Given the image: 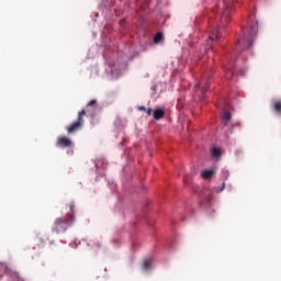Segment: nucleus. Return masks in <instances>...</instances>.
<instances>
[{
    "label": "nucleus",
    "mask_w": 281,
    "mask_h": 281,
    "mask_svg": "<svg viewBox=\"0 0 281 281\" xmlns=\"http://www.w3.org/2000/svg\"><path fill=\"white\" fill-rule=\"evenodd\" d=\"M57 146L59 148H74V142H71L67 136H58Z\"/></svg>",
    "instance_id": "nucleus-5"
},
{
    "label": "nucleus",
    "mask_w": 281,
    "mask_h": 281,
    "mask_svg": "<svg viewBox=\"0 0 281 281\" xmlns=\"http://www.w3.org/2000/svg\"><path fill=\"white\" fill-rule=\"evenodd\" d=\"M68 207L70 210V213H68L67 217H58L55 220L53 225V232L55 234H63L66 229H69L71 227V224L74 223V209L76 207L74 203L68 204Z\"/></svg>",
    "instance_id": "nucleus-1"
},
{
    "label": "nucleus",
    "mask_w": 281,
    "mask_h": 281,
    "mask_svg": "<svg viewBox=\"0 0 281 281\" xmlns=\"http://www.w3.org/2000/svg\"><path fill=\"white\" fill-rule=\"evenodd\" d=\"M16 280H18V281H23V279H21L20 277H16Z\"/></svg>",
    "instance_id": "nucleus-21"
},
{
    "label": "nucleus",
    "mask_w": 281,
    "mask_h": 281,
    "mask_svg": "<svg viewBox=\"0 0 281 281\" xmlns=\"http://www.w3.org/2000/svg\"><path fill=\"white\" fill-rule=\"evenodd\" d=\"M274 111H277V113H281V102H276L274 103Z\"/></svg>",
    "instance_id": "nucleus-15"
},
{
    "label": "nucleus",
    "mask_w": 281,
    "mask_h": 281,
    "mask_svg": "<svg viewBox=\"0 0 281 281\" xmlns=\"http://www.w3.org/2000/svg\"><path fill=\"white\" fill-rule=\"evenodd\" d=\"M214 175L213 170L205 169L202 171V179H212V176Z\"/></svg>",
    "instance_id": "nucleus-11"
},
{
    "label": "nucleus",
    "mask_w": 281,
    "mask_h": 281,
    "mask_svg": "<svg viewBox=\"0 0 281 281\" xmlns=\"http://www.w3.org/2000/svg\"><path fill=\"white\" fill-rule=\"evenodd\" d=\"M194 89H195V91H198V89H201L202 93L204 94L205 91H207V89H210V81L202 79L201 82L195 85Z\"/></svg>",
    "instance_id": "nucleus-6"
},
{
    "label": "nucleus",
    "mask_w": 281,
    "mask_h": 281,
    "mask_svg": "<svg viewBox=\"0 0 281 281\" xmlns=\"http://www.w3.org/2000/svg\"><path fill=\"white\" fill-rule=\"evenodd\" d=\"M248 47H251V42L248 43Z\"/></svg>",
    "instance_id": "nucleus-22"
},
{
    "label": "nucleus",
    "mask_w": 281,
    "mask_h": 281,
    "mask_svg": "<svg viewBox=\"0 0 281 281\" xmlns=\"http://www.w3.org/2000/svg\"><path fill=\"white\" fill-rule=\"evenodd\" d=\"M166 112L162 109L154 110V120H164Z\"/></svg>",
    "instance_id": "nucleus-7"
},
{
    "label": "nucleus",
    "mask_w": 281,
    "mask_h": 281,
    "mask_svg": "<svg viewBox=\"0 0 281 281\" xmlns=\"http://www.w3.org/2000/svg\"><path fill=\"white\" fill-rule=\"evenodd\" d=\"M212 157H215L216 159H218V157H221V148L214 147L212 149Z\"/></svg>",
    "instance_id": "nucleus-12"
},
{
    "label": "nucleus",
    "mask_w": 281,
    "mask_h": 281,
    "mask_svg": "<svg viewBox=\"0 0 281 281\" xmlns=\"http://www.w3.org/2000/svg\"><path fill=\"white\" fill-rule=\"evenodd\" d=\"M161 41H164V34L162 33H157L155 36H154V43H161Z\"/></svg>",
    "instance_id": "nucleus-13"
},
{
    "label": "nucleus",
    "mask_w": 281,
    "mask_h": 281,
    "mask_svg": "<svg viewBox=\"0 0 281 281\" xmlns=\"http://www.w3.org/2000/svg\"><path fill=\"white\" fill-rule=\"evenodd\" d=\"M221 40V33L218 32V29H214L212 33L209 35V40L206 42V45L210 46V49L214 52V45L218 44V41Z\"/></svg>",
    "instance_id": "nucleus-3"
},
{
    "label": "nucleus",
    "mask_w": 281,
    "mask_h": 281,
    "mask_svg": "<svg viewBox=\"0 0 281 281\" xmlns=\"http://www.w3.org/2000/svg\"><path fill=\"white\" fill-rule=\"evenodd\" d=\"M222 120H223L224 126H227V123L229 122V120H232V113L225 110L223 113Z\"/></svg>",
    "instance_id": "nucleus-10"
},
{
    "label": "nucleus",
    "mask_w": 281,
    "mask_h": 281,
    "mask_svg": "<svg viewBox=\"0 0 281 281\" xmlns=\"http://www.w3.org/2000/svg\"><path fill=\"white\" fill-rule=\"evenodd\" d=\"M0 269H3V265L0 263Z\"/></svg>",
    "instance_id": "nucleus-23"
},
{
    "label": "nucleus",
    "mask_w": 281,
    "mask_h": 281,
    "mask_svg": "<svg viewBox=\"0 0 281 281\" xmlns=\"http://www.w3.org/2000/svg\"><path fill=\"white\" fill-rule=\"evenodd\" d=\"M222 177H223L224 181L222 183L221 192H223V190H225V181H227V179H229V170H227V169L222 170Z\"/></svg>",
    "instance_id": "nucleus-9"
},
{
    "label": "nucleus",
    "mask_w": 281,
    "mask_h": 281,
    "mask_svg": "<svg viewBox=\"0 0 281 281\" xmlns=\"http://www.w3.org/2000/svg\"><path fill=\"white\" fill-rule=\"evenodd\" d=\"M153 267V259H145L142 262V269L143 271H148Z\"/></svg>",
    "instance_id": "nucleus-8"
},
{
    "label": "nucleus",
    "mask_w": 281,
    "mask_h": 281,
    "mask_svg": "<svg viewBox=\"0 0 281 281\" xmlns=\"http://www.w3.org/2000/svg\"><path fill=\"white\" fill-rule=\"evenodd\" d=\"M224 4L226 5V8L224 9V11L222 12V25H225V23H229V14L232 12V1L233 0H223Z\"/></svg>",
    "instance_id": "nucleus-4"
},
{
    "label": "nucleus",
    "mask_w": 281,
    "mask_h": 281,
    "mask_svg": "<svg viewBox=\"0 0 281 281\" xmlns=\"http://www.w3.org/2000/svg\"><path fill=\"white\" fill-rule=\"evenodd\" d=\"M89 113L88 110H81L78 113L77 121L72 122L69 126L66 127L68 135H74V133H78L80 128H82V124H85V115Z\"/></svg>",
    "instance_id": "nucleus-2"
},
{
    "label": "nucleus",
    "mask_w": 281,
    "mask_h": 281,
    "mask_svg": "<svg viewBox=\"0 0 281 281\" xmlns=\"http://www.w3.org/2000/svg\"><path fill=\"white\" fill-rule=\"evenodd\" d=\"M138 111H146V106H139Z\"/></svg>",
    "instance_id": "nucleus-18"
},
{
    "label": "nucleus",
    "mask_w": 281,
    "mask_h": 281,
    "mask_svg": "<svg viewBox=\"0 0 281 281\" xmlns=\"http://www.w3.org/2000/svg\"><path fill=\"white\" fill-rule=\"evenodd\" d=\"M243 41H244V40H238V41H237V45H241Z\"/></svg>",
    "instance_id": "nucleus-20"
},
{
    "label": "nucleus",
    "mask_w": 281,
    "mask_h": 281,
    "mask_svg": "<svg viewBox=\"0 0 281 281\" xmlns=\"http://www.w3.org/2000/svg\"><path fill=\"white\" fill-rule=\"evenodd\" d=\"M98 104L97 100H91L90 102H88L87 106H95Z\"/></svg>",
    "instance_id": "nucleus-16"
},
{
    "label": "nucleus",
    "mask_w": 281,
    "mask_h": 281,
    "mask_svg": "<svg viewBox=\"0 0 281 281\" xmlns=\"http://www.w3.org/2000/svg\"><path fill=\"white\" fill-rule=\"evenodd\" d=\"M147 115H148V116L153 115V109H148V110H147Z\"/></svg>",
    "instance_id": "nucleus-17"
},
{
    "label": "nucleus",
    "mask_w": 281,
    "mask_h": 281,
    "mask_svg": "<svg viewBox=\"0 0 281 281\" xmlns=\"http://www.w3.org/2000/svg\"><path fill=\"white\" fill-rule=\"evenodd\" d=\"M183 181H184L186 184L190 183V180H188V177H186V178L183 179Z\"/></svg>",
    "instance_id": "nucleus-19"
},
{
    "label": "nucleus",
    "mask_w": 281,
    "mask_h": 281,
    "mask_svg": "<svg viewBox=\"0 0 281 281\" xmlns=\"http://www.w3.org/2000/svg\"><path fill=\"white\" fill-rule=\"evenodd\" d=\"M251 33L250 35L256 36L258 34V23L250 26Z\"/></svg>",
    "instance_id": "nucleus-14"
}]
</instances>
